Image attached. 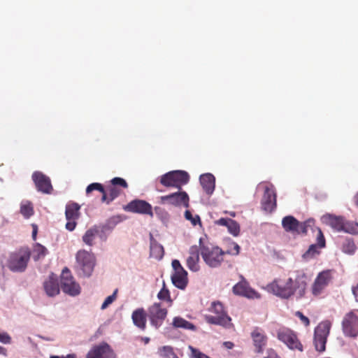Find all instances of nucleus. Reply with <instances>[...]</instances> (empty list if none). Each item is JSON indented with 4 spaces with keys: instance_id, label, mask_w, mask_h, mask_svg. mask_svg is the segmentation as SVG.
<instances>
[{
    "instance_id": "1",
    "label": "nucleus",
    "mask_w": 358,
    "mask_h": 358,
    "mask_svg": "<svg viewBox=\"0 0 358 358\" xmlns=\"http://www.w3.org/2000/svg\"><path fill=\"white\" fill-rule=\"evenodd\" d=\"M308 282V278L303 271H297L295 278H277L266 285L268 292L282 298L287 299L296 294L301 298L306 294Z\"/></svg>"
},
{
    "instance_id": "2",
    "label": "nucleus",
    "mask_w": 358,
    "mask_h": 358,
    "mask_svg": "<svg viewBox=\"0 0 358 358\" xmlns=\"http://www.w3.org/2000/svg\"><path fill=\"white\" fill-rule=\"evenodd\" d=\"M76 269L80 277L89 278L92 275L96 265V257L92 252L80 250L76 255Z\"/></svg>"
},
{
    "instance_id": "3",
    "label": "nucleus",
    "mask_w": 358,
    "mask_h": 358,
    "mask_svg": "<svg viewBox=\"0 0 358 358\" xmlns=\"http://www.w3.org/2000/svg\"><path fill=\"white\" fill-rule=\"evenodd\" d=\"M208 311L214 315H204L205 320L207 323L220 325L226 328L231 325V317L227 315L222 303L220 302H213L208 308Z\"/></svg>"
},
{
    "instance_id": "4",
    "label": "nucleus",
    "mask_w": 358,
    "mask_h": 358,
    "mask_svg": "<svg viewBox=\"0 0 358 358\" xmlns=\"http://www.w3.org/2000/svg\"><path fill=\"white\" fill-rule=\"evenodd\" d=\"M31 251L28 247H22L10 254L7 266L13 272H23L25 271L30 259Z\"/></svg>"
},
{
    "instance_id": "5",
    "label": "nucleus",
    "mask_w": 358,
    "mask_h": 358,
    "mask_svg": "<svg viewBox=\"0 0 358 358\" xmlns=\"http://www.w3.org/2000/svg\"><path fill=\"white\" fill-rule=\"evenodd\" d=\"M202 240H199V248L201 255L204 262L211 268L219 267L222 262L224 261V256L225 255L220 248L217 246L209 247L201 245Z\"/></svg>"
},
{
    "instance_id": "6",
    "label": "nucleus",
    "mask_w": 358,
    "mask_h": 358,
    "mask_svg": "<svg viewBox=\"0 0 358 358\" xmlns=\"http://www.w3.org/2000/svg\"><path fill=\"white\" fill-rule=\"evenodd\" d=\"M189 180V174L185 171H171L159 178V182L166 187H176L181 189L182 186Z\"/></svg>"
},
{
    "instance_id": "7",
    "label": "nucleus",
    "mask_w": 358,
    "mask_h": 358,
    "mask_svg": "<svg viewBox=\"0 0 358 358\" xmlns=\"http://www.w3.org/2000/svg\"><path fill=\"white\" fill-rule=\"evenodd\" d=\"M314 224L315 221L313 219L301 222L292 215L285 216L282 220V226L285 231L293 235L306 234L308 228Z\"/></svg>"
},
{
    "instance_id": "8",
    "label": "nucleus",
    "mask_w": 358,
    "mask_h": 358,
    "mask_svg": "<svg viewBox=\"0 0 358 358\" xmlns=\"http://www.w3.org/2000/svg\"><path fill=\"white\" fill-rule=\"evenodd\" d=\"M277 338L292 350L303 351V346L299 341L297 334L293 330L285 327H281L276 330Z\"/></svg>"
},
{
    "instance_id": "9",
    "label": "nucleus",
    "mask_w": 358,
    "mask_h": 358,
    "mask_svg": "<svg viewBox=\"0 0 358 358\" xmlns=\"http://www.w3.org/2000/svg\"><path fill=\"white\" fill-rule=\"evenodd\" d=\"M331 327V322L325 320L321 322L315 329L313 343L315 350L319 352H323L326 350V343Z\"/></svg>"
},
{
    "instance_id": "10",
    "label": "nucleus",
    "mask_w": 358,
    "mask_h": 358,
    "mask_svg": "<svg viewBox=\"0 0 358 358\" xmlns=\"http://www.w3.org/2000/svg\"><path fill=\"white\" fill-rule=\"evenodd\" d=\"M342 330L345 336L355 338L358 336V310L347 313L342 320Z\"/></svg>"
},
{
    "instance_id": "11",
    "label": "nucleus",
    "mask_w": 358,
    "mask_h": 358,
    "mask_svg": "<svg viewBox=\"0 0 358 358\" xmlns=\"http://www.w3.org/2000/svg\"><path fill=\"white\" fill-rule=\"evenodd\" d=\"M168 310L159 302L154 303L148 308V317L150 324L155 329H159L166 318Z\"/></svg>"
},
{
    "instance_id": "12",
    "label": "nucleus",
    "mask_w": 358,
    "mask_h": 358,
    "mask_svg": "<svg viewBox=\"0 0 358 358\" xmlns=\"http://www.w3.org/2000/svg\"><path fill=\"white\" fill-rule=\"evenodd\" d=\"M61 288L62 291L72 296L80 294L81 287L80 285L75 280L71 273L70 270L65 267L61 276Z\"/></svg>"
},
{
    "instance_id": "13",
    "label": "nucleus",
    "mask_w": 358,
    "mask_h": 358,
    "mask_svg": "<svg viewBox=\"0 0 358 358\" xmlns=\"http://www.w3.org/2000/svg\"><path fill=\"white\" fill-rule=\"evenodd\" d=\"M171 264L174 271L171 275L173 284L178 289H184L188 283L187 272L177 259L173 260Z\"/></svg>"
},
{
    "instance_id": "14",
    "label": "nucleus",
    "mask_w": 358,
    "mask_h": 358,
    "mask_svg": "<svg viewBox=\"0 0 358 358\" xmlns=\"http://www.w3.org/2000/svg\"><path fill=\"white\" fill-rule=\"evenodd\" d=\"M159 199L162 204H169L174 206H183L186 208L189 206V196L184 191L162 196Z\"/></svg>"
},
{
    "instance_id": "15",
    "label": "nucleus",
    "mask_w": 358,
    "mask_h": 358,
    "mask_svg": "<svg viewBox=\"0 0 358 358\" xmlns=\"http://www.w3.org/2000/svg\"><path fill=\"white\" fill-rule=\"evenodd\" d=\"M123 208L127 212L153 216L152 206L144 200L134 199L128 203Z\"/></svg>"
},
{
    "instance_id": "16",
    "label": "nucleus",
    "mask_w": 358,
    "mask_h": 358,
    "mask_svg": "<svg viewBox=\"0 0 358 358\" xmlns=\"http://www.w3.org/2000/svg\"><path fill=\"white\" fill-rule=\"evenodd\" d=\"M261 204L262 209L267 213H271L276 208V194L273 185L265 186Z\"/></svg>"
},
{
    "instance_id": "17",
    "label": "nucleus",
    "mask_w": 358,
    "mask_h": 358,
    "mask_svg": "<svg viewBox=\"0 0 358 358\" xmlns=\"http://www.w3.org/2000/svg\"><path fill=\"white\" fill-rule=\"evenodd\" d=\"M32 180L35 183L38 191L43 194H50L52 186L49 177L40 171H35L32 174Z\"/></svg>"
},
{
    "instance_id": "18",
    "label": "nucleus",
    "mask_w": 358,
    "mask_h": 358,
    "mask_svg": "<svg viewBox=\"0 0 358 358\" xmlns=\"http://www.w3.org/2000/svg\"><path fill=\"white\" fill-rule=\"evenodd\" d=\"M330 271H324L318 274L312 286V293L314 296L320 295L331 280Z\"/></svg>"
},
{
    "instance_id": "19",
    "label": "nucleus",
    "mask_w": 358,
    "mask_h": 358,
    "mask_svg": "<svg viewBox=\"0 0 358 358\" xmlns=\"http://www.w3.org/2000/svg\"><path fill=\"white\" fill-rule=\"evenodd\" d=\"M115 353L110 345L102 343L94 346L87 355L86 358H115Z\"/></svg>"
},
{
    "instance_id": "20",
    "label": "nucleus",
    "mask_w": 358,
    "mask_h": 358,
    "mask_svg": "<svg viewBox=\"0 0 358 358\" xmlns=\"http://www.w3.org/2000/svg\"><path fill=\"white\" fill-rule=\"evenodd\" d=\"M251 338L255 348V352L262 353L267 344L268 337L263 329L255 327L251 332Z\"/></svg>"
},
{
    "instance_id": "21",
    "label": "nucleus",
    "mask_w": 358,
    "mask_h": 358,
    "mask_svg": "<svg viewBox=\"0 0 358 358\" xmlns=\"http://www.w3.org/2000/svg\"><path fill=\"white\" fill-rule=\"evenodd\" d=\"M233 292L236 295L243 296L249 299H258L260 295L252 289L245 280L238 282L233 287Z\"/></svg>"
},
{
    "instance_id": "22",
    "label": "nucleus",
    "mask_w": 358,
    "mask_h": 358,
    "mask_svg": "<svg viewBox=\"0 0 358 358\" xmlns=\"http://www.w3.org/2000/svg\"><path fill=\"white\" fill-rule=\"evenodd\" d=\"M199 252L200 248L197 245H192L189 250V257L187 258L186 264L187 268L193 272H196L200 268Z\"/></svg>"
},
{
    "instance_id": "23",
    "label": "nucleus",
    "mask_w": 358,
    "mask_h": 358,
    "mask_svg": "<svg viewBox=\"0 0 358 358\" xmlns=\"http://www.w3.org/2000/svg\"><path fill=\"white\" fill-rule=\"evenodd\" d=\"M148 313L143 308L134 310L131 314V320L134 324L142 331H145L147 327Z\"/></svg>"
},
{
    "instance_id": "24",
    "label": "nucleus",
    "mask_w": 358,
    "mask_h": 358,
    "mask_svg": "<svg viewBox=\"0 0 358 358\" xmlns=\"http://www.w3.org/2000/svg\"><path fill=\"white\" fill-rule=\"evenodd\" d=\"M201 185L203 191L208 194L211 195L215 187V178L211 173H205L200 176Z\"/></svg>"
},
{
    "instance_id": "25",
    "label": "nucleus",
    "mask_w": 358,
    "mask_h": 358,
    "mask_svg": "<svg viewBox=\"0 0 358 358\" xmlns=\"http://www.w3.org/2000/svg\"><path fill=\"white\" fill-rule=\"evenodd\" d=\"M215 224L220 226L227 227L228 231L234 236H237L240 233V226L234 220L230 218H220L215 221Z\"/></svg>"
},
{
    "instance_id": "26",
    "label": "nucleus",
    "mask_w": 358,
    "mask_h": 358,
    "mask_svg": "<svg viewBox=\"0 0 358 358\" xmlns=\"http://www.w3.org/2000/svg\"><path fill=\"white\" fill-rule=\"evenodd\" d=\"M324 222L336 231H342L344 218L341 216L327 215L323 217Z\"/></svg>"
},
{
    "instance_id": "27",
    "label": "nucleus",
    "mask_w": 358,
    "mask_h": 358,
    "mask_svg": "<svg viewBox=\"0 0 358 358\" xmlns=\"http://www.w3.org/2000/svg\"><path fill=\"white\" fill-rule=\"evenodd\" d=\"M150 255L155 259L160 260L163 258L164 255V250L162 245L151 236L150 238Z\"/></svg>"
},
{
    "instance_id": "28",
    "label": "nucleus",
    "mask_w": 358,
    "mask_h": 358,
    "mask_svg": "<svg viewBox=\"0 0 358 358\" xmlns=\"http://www.w3.org/2000/svg\"><path fill=\"white\" fill-rule=\"evenodd\" d=\"M43 287L46 294L49 296H55L59 293V284L57 279L50 278L43 283Z\"/></svg>"
},
{
    "instance_id": "29",
    "label": "nucleus",
    "mask_w": 358,
    "mask_h": 358,
    "mask_svg": "<svg viewBox=\"0 0 358 358\" xmlns=\"http://www.w3.org/2000/svg\"><path fill=\"white\" fill-rule=\"evenodd\" d=\"M80 206L76 203L67 204L66 206L65 215L66 220H77L79 217Z\"/></svg>"
},
{
    "instance_id": "30",
    "label": "nucleus",
    "mask_w": 358,
    "mask_h": 358,
    "mask_svg": "<svg viewBox=\"0 0 358 358\" xmlns=\"http://www.w3.org/2000/svg\"><path fill=\"white\" fill-rule=\"evenodd\" d=\"M99 234V229L96 227H92L86 231L83 236V241L87 245L92 246L94 240Z\"/></svg>"
},
{
    "instance_id": "31",
    "label": "nucleus",
    "mask_w": 358,
    "mask_h": 358,
    "mask_svg": "<svg viewBox=\"0 0 358 358\" xmlns=\"http://www.w3.org/2000/svg\"><path fill=\"white\" fill-rule=\"evenodd\" d=\"M172 324L173 327L176 329L181 328L193 331L196 329L195 326L192 323L187 321L181 317H175L173 319Z\"/></svg>"
},
{
    "instance_id": "32",
    "label": "nucleus",
    "mask_w": 358,
    "mask_h": 358,
    "mask_svg": "<svg viewBox=\"0 0 358 358\" xmlns=\"http://www.w3.org/2000/svg\"><path fill=\"white\" fill-rule=\"evenodd\" d=\"M341 248L342 251L348 255H353L357 250L355 243L352 238H345L341 243Z\"/></svg>"
},
{
    "instance_id": "33",
    "label": "nucleus",
    "mask_w": 358,
    "mask_h": 358,
    "mask_svg": "<svg viewBox=\"0 0 358 358\" xmlns=\"http://www.w3.org/2000/svg\"><path fill=\"white\" fill-rule=\"evenodd\" d=\"M48 253V250L45 247L41 245L40 243H36L34 246V249L32 251L33 259L34 261H38L40 259H42L45 257Z\"/></svg>"
},
{
    "instance_id": "34",
    "label": "nucleus",
    "mask_w": 358,
    "mask_h": 358,
    "mask_svg": "<svg viewBox=\"0 0 358 358\" xmlns=\"http://www.w3.org/2000/svg\"><path fill=\"white\" fill-rule=\"evenodd\" d=\"M33 205L30 201H26L22 202L20 205V213L24 218L28 219L34 214Z\"/></svg>"
},
{
    "instance_id": "35",
    "label": "nucleus",
    "mask_w": 358,
    "mask_h": 358,
    "mask_svg": "<svg viewBox=\"0 0 358 358\" xmlns=\"http://www.w3.org/2000/svg\"><path fill=\"white\" fill-rule=\"evenodd\" d=\"M342 231H344L345 233L350 234L352 235H357L358 234V222H350V221H346L344 220Z\"/></svg>"
},
{
    "instance_id": "36",
    "label": "nucleus",
    "mask_w": 358,
    "mask_h": 358,
    "mask_svg": "<svg viewBox=\"0 0 358 358\" xmlns=\"http://www.w3.org/2000/svg\"><path fill=\"white\" fill-rule=\"evenodd\" d=\"M159 356L162 358H178L171 346H163L159 350Z\"/></svg>"
},
{
    "instance_id": "37",
    "label": "nucleus",
    "mask_w": 358,
    "mask_h": 358,
    "mask_svg": "<svg viewBox=\"0 0 358 358\" xmlns=\"http://www.w3.org/2000/svg\"><path fill=\"white\" fill-rule=\"evenodd\" d=\"M318 245L312 244L310 245L308 250L303 254V257L305 259H310L320 253Z\"/></svg>"
},
{
    "instance_id": "38",
    "label": "nucleus",
    "mask_w": 358,
    "mask_h": 358,
    "mask_svg": "<svg viewBox=\"0 0 358 358\" xmlns=\"http://www.w3.org/2000/svg\"><path fill=\"white\" fill-rule=\"evenodd\" d=\"M106 192L108 194L109 201H113L114 199H115L117 197L120 196L122 191L120 188L111 185L107 188V190H106Z\"/></svg>"
},
{
    "instance_id": "39",
    "label": "nucleus",
    "mask_w": 358,
    "mask_h": 358,
    "mask_svg": "<svg viewBox=\"0 0 358 358\" xmlns=\"http://www.w3.org/2000/svg\"><path fill=\"white\" fill-rule=\"evenodd\" d=\"M240 246L235 242L229 243L228 248L224 251L225 254L238 255L240 252Z\"/></svg>"
},
{
    "instance_id": "40",
    "label": "nucleus",
    "mask_w": 358,
    "mask_h": 358,
    "mask_svg": "<svg viewBox=\"0 0 358 358\" xmlns=\"http://www.w3.org/2000/svg\"><path fill=\"white\" fill-rule=\"evenodd\" d=\"M157 298L160 300L166 301L168 302L171 303L172 300L171 299L169 291L165 287V285L164 284L163 287L159 291L157 294Z\"/></svg>"
},
{
    "instance_id": "41",
    "label": "nucleus",
    "mask_w": 358,
    "mask_h": 358,
    "mask_svg": "<svg viewBox=\"0 0 358 358\" xmlns=\"http://www.w3.org/2000/svg\"><path fill=\"white\" fill-rule=\"evenodd\" d=\"M117 289H116L112 295L108 296L106 298L105 301L101 305V309H106L109 305H110L117 298Z\"/></svg>"
},
{
    "instance_id": "42",
    "label": "nucleus",
    "mask_w": 358,
    "mask_h": 358,
    "mask_svg": "<svg viewBox=\"0 0 358 358\" xmlns=\"http://www.w3.org/2000/svg\"><path fill=\"white\" fill-rule=\"evenodd\" d=\"M103 186L101 183L94 182L89 185L86 189V194H88L94 190H98L100 192H103Z\"/></svg>"
},
{
    "instance_id": "43",
    "label": "nucleus",
    "mask_w": 358,
    "mask_h": 358,
    "mask_svg": "<svg viewBox=\"0 0 358 358\" xmlns=\"http://www.w3.org/2000/svg\"><path fill=\"white\" fill-rule=\"evenodd\" d=\"M156 215L163 221H167L169 218V213L160 207H155Z\"/></svg>"
},
{
    "instance_id": "44",
    "label": "nucleus",
    "mask_w": 358,
    "mask_h": 358,
    "mask_svg": "<svg viewBox=\"0 0 358 358\" xmlns=\"http://www.w3.org/2000/svg\"><path fill=\"white\" fill-rule=\"evenodd\" d=\"M185 217L186 220H189L194 226L201 222L199 216L196 215L195 217H193L189 210H186L185 212Z\"/></svg>"
},
{
    "instance_id": "45",
    "label": "nucleus",
    "mask_w": 358,
    "mask_h": 358,
    "mask_svg": "<svg viewBox=\"0 0 358 358\" xmlns=\"http://www.w3.org/2000/svg\"><path fill=\"white\" fill-rule=\"evenodd\" d=\"M111 184L113 186L116 187L117 185H119L123 188H127L128 185L126 180L122 178H114L111 180Z\"/></svg>"
},
{
    "instance_id": "46",
    "label": "nucleus",
    "mask_w": 358,
    "mask_h": 358,
    "mask_svg": "<svg viewBox=\"0 0 358 358\" xmlns=\"http://www.w3.org/2000/svg\"><path fill=\"white\" fill-rule=\"evenodd\" d=\"M317 243L316 245L319 246L320 248H324L325 246V238L323 235L322 230L318 228L317 229Z\"/></svg>"
},
{
    "instance_id": "47",
    "label": "nucleus",
    "mask_w": 358,
    "mask_h": 358,
    "mask_svg": "<svg viewBox=\"0 0 358 358\" xmlns=\"http://www.w3.org/2000/svg\"><path fill=\"white\" fill-rule=\"evenodd\" d=\"M296 315L298 317H299V318H300V320H301V322H302V323H303L306 327L309 326V324H310V320H309V319H308L306 316L303 315V314L301 312H300V311H297V312L296 313Z\"/></svg>"
},
{
    "instance_id": "48",
    "label": "nucleus",
    "mask_w": 358,
    "mask_h": 358,
    "mask_svg": "<svg viewBox=\"0 0 358 358\" xmlns=\"http://www.w3.org/2000/svg\"><path fill=\"white\" fill-rule=\"evenodd\" d=\"M264 358H280L276 351L273 348H268L266 352Z\"/></svg>"
},
{
    "instance_id": "49",
    "label": "nucleus",
    "mask_w": 358,
    "mask_h": 358,
    "mask_svg": "<svg viewBox=\"0 0 358 358\" xmlns=\"http://www.w3.org/2000/svg\"><path fill=\"white\" fill-rule=\"evenodd\" d=\"M76 220H67V222L66 224V229L70 231H72L75 229L76 227Z\"/></svg>"
},
{
    "instance_id": "50",
    "label": "nucleus",
    "mask_w": 358,
    "mask_h": 358,
    "mask_svg": "<svg viewBox=\"0 0 358 358\" xmlns=\"http://www.w3.org/2000/svg\"><path fill=\"white\" fill-rule=\"evenodd\" d=\"M0 342L8 344L11 342V338L7 333H0Z\"/></svg>"
},
{
    "instance_id": "51",
    "label": "nucleus",
    "mask_w": 358,
    "mask_h": 358,
    "mask_svg": "<svg viewBox=\"0 0 358 358\" xmlns=\"http://www.w3.org/2000/svg\"><path fill=\"white\" fill-rule=\"evenodd\" d=\"M102 193V197H101V201L103 203H106L107 204H109L112 201H109V196L107 192L105 189H103V192Z\"/></svg>"
},
{
    "instance_id": "52",
    "label": "nucleus",
    "mask_w": 358,
    "mask_h": 358,
    "mask_svg": "<svg viewBox=\"0 0 358 358\" xmlns=\"http://www.w3.org/2000/svg\"><path fill=\"white\" fill-rule=\"evenodd\" d=\"M50 358H76V355L75 354H69L66 356L51 355Z\"/></svg>"
},
{
    "instance_id": "53",
    "label": "nucleus",
    "mask_w": 358,
    "mask_h": 358,
    "mask_svg": "<svg viewBox=\"0 0 358 358\" xmlns=\"http://www.w3.org/2000/svg\"><path fill=\"white\" fill-rule=\"evenodd\" d=\"M32 227H33L32 237H33V239L35 240L36 238L38 227H37V225L35 224H32Z\"/></svg>"
},
{
    "instance_id": "54",
    "label": "nucleus",
    "mask_w": 358,
    "mask_h": 358,
    "mask_svg": "<svg viewBox=\"0 0 358 358\" xmlns=\"http://www.w3.org/2000/svg\"><path fill=\"white\" fill-rule=\"evenodd\" d=\"M224 346L227 348V349H232L234 346V343L230 341H226L223 343Z\"/></svg>"
},
{
    "instance_id": "55",
    "label": "nucleus",
    "mask_w": 358,
    "mask_h": 358,
    "mask_svg": "<svg viewBox=\"0 0 358 358\" xmlns=\"http://www.w3.org/2000/svg\"><path fill=\"white\" fill-rule=\"evenodd\" d=\"M352 292L356 298V300L358 301V284L356 287H353Z\"/></svg>"
},
{
    "instance_id": "56",
    "label": "nucleus",
    "mask_w": 358,
    "mask_h": 358,
    "mask_svg": "<svg viewBox=\"0 0 358 358\" xmlns=\"http://www.w3.org/2000/svg\"><path fill=\"white\" fill-rule=\"evenodd\" d=\"M0 355H3L4 356L7 355V350L6 348L0 346Z\"/></svg>"
},
{
    "instance_id": "57",
    "label": "nucleus",
    "mask_w": 358,
    "mask_h": 358,
    "mask_svg": "<svg viewBox=\"0 0 358 358\" xmlns=\"http://www.w3.org/2000/svg\"><path fill=\"white\" fill-rule=\"evenodd\" d=\"M141 340L145 343L148 344L149 343L150 339L148 337H141Z\"/></svg>"
},
{
    "instance_id": "58",
    "label": "nucleus",
    "mask_w": 358,
    "mask_h": 358,
    "mask_svg": "<svg viewBox=\"0 0 358 358\" xmlns=\"http://www.w3.org/2000/svg\"><path fill=\"white\" fill-rule=\"evenodd\" d=\"M355 203L356 206L358 207V193L355 196Z\"/></svg>"
}]
</instances>
